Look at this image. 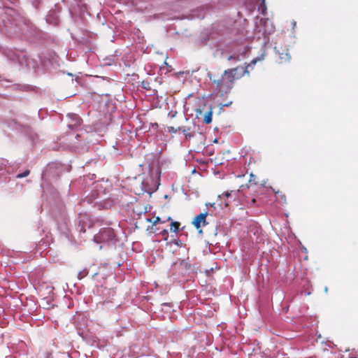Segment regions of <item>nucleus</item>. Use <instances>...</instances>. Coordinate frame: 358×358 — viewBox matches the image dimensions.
Returning <instances> with one entry per match:
<instances>
[{"mask_svg": "<svg viewBox=\"0 0 358 358\" xmlns=\"http://www.w3.org/2000/svg\"><path fill=\"white\" fill-rule=\"evenodd\" d=\"M241 66L225 70L220 76L209 75L210 80L215 86V91L221 97L229 94L234 87L236 80H239L248 73V67Z\"/></svg>", "mask_w": 358, "mask_h": 358, "instance_id": "obj_1", "label": "nucleus"}, {"mask_svg": "<svg viewBox=\"0 0 358 358\" xmlns=\"http://www.w3.org/2000/svg\"><path fill=\"white\" fill-rule=\"evenodd\" d=\"M238 192L242 194L243 201L248 207H252L256 203L257 187L255 185H248V184L240 186Z\"/></svg>", "mask_w": 358, "mask_h": 358, "instance_id": "obj_2", "label": "nucleus"}, {"mask_svg": "<svg viewBox=\"0 0 358 358\" xmlns=\"http://www.w3.org/2000/svg\"><path fill=\"white\" fill-rule=\"evenodd\" d=\"M115 233L112 228H104L95 235L94 241L97 243H106L113 240Z\"/></svg>", "mask_w": 358, "mask_h": 358, "instance_id": "obj_3", "label": "nucleus"}, {"mask_svg": "<svg viewBox=\"0 0 358 358\" xmlns=\"http://www.w3.org/2000/svg\"><path fill=\"white\" fill-rule=\"evenodd\" d=\"M207 215L208 213H202L194 218L192 224L196 229H199L201 227L206 226L208 224L206 222Z\"/></svg>", "mask_w": 358, "mask_h": 358, "instance_id": "obj_4", "label": "nucleus"}, {"mask_svg": "<svg viewBox=\"0 0 358 358\" xmlns=\"http://www.w3.org/2000/svg\"><path fill=\"white\" fill-rule=\"evenodd\" d=\"M279 59L280 63L287 62L290 60L291 56L288 51L285 50L279 53Z\"/></svg>", "mask_w": 358, "mask_h": 358, "instance_id": "obj_5", "label": "nucleus"}, {"mask_svg": "<svg viewBox=\"0 0 358 358\" xmlns=\"http://www.w3.org/2000/svg\"><path fill=\"white\" fill-rule=\"evenodd\" d=\"M212 117H213V110H212V108H210V110L208 112H206V114L204 115V117L203 119V122L206 123V124L211 123Z\"/></svg>", "mask_w": 358, "mask_h": 358, "instance_id": "obj_6", "label": "nucleus"}, {"mask_svg": "<svg viewBox=\"0 0 358 358\" xmlns=\"http://www.w3.org/2000/svg\"><path fill=\"white\" fill-rule=\"evenodd\" d=\"M181 131L187 139H190L194 136V134L191 131L190 127H182Z\"/></svg>", "mask_w": 358, "mask_h": 358, "instance_id": "obj_7", "label": "nucleus"}, {"mask_svg": "<svg viewBox=\"0 0 358 358\" xmlns=\"http://www.w3.org/2000/svg\"><path fill=\"white\" fill-rule=\"evenodd\" d=\"M180 223L178 222H171L170 230L173 232H178L180 227Z\"/></svg>", "mask_w": 358, "mask_h": 358, "instance_id": "obj_8", "label": "nucleus"}, {"mask_svg": "<svg viewBox=\"0 0 358 358\" xmlns=\"http://www.w3.org/2000/svg\"><path fill=\"white\" fill-rule=\"evenodd\" d=\"M167 131H168V132H169L171 134H176L178 131H181V127H175L173 126H170V127H167Z\"/></svg>", "mask_w": 358, "mask_h": 358, "instance_id": "obj_9", "label": "nucleus"}, {"mask_svg": "<svg viewBox=\"0 0 358 358\" xmlns=\"http://www.w3.org/2000/svg\"><path fill=\"white\" fill-rule=\"evenodd\" d=\"M88 274V270L85 268L82 271H80L78 273V279H83V278H85V276H87Z\"/></svg>", "mask_w": 358, "mask_h": 358, "instance_id": "obj_10", "label": "nucleus"}, {"mask_svg": "<svg viewBox=\"0 0 358 358\" xmlns=\"http://www.w3.org/2000/svg\"><path fill=\"white\" fill-rule=\"evenodd\" d=\"M255 179H256V177L255 176H254L253 174H250V178L249 180V183L250 185H255L257 187V188L258 187L257 184V182L255 181Z\"/></svg>", "mask_w": 358, "mask_h": 358, "instance_id": "obj_11", "label": "nucleus"}, {"mask_svg": "<svg viewBox=\"0 0 358 358\" xmlns=\"http://www.w3.org/2000/svg\"><path fill=\"white\" fill-rule=\"evenodd\" d=\"M29 173H30L29 170H26L23 173H19L18 175H17V178H22L27 177V176H29Z\"/></svg>", "mask_w": 358, "mask_h": 358, "instance_id": "obj_12", "label": "nucleus"}, {"mask_svg": "<svg viewBox=\"0 0 358 358\" xmlns=\"http://www.w3.org/2000/svg\"><path fill=\"white\" fill-rule=\"evenodd\" d=\"M148 222H152L153 225L157 224L158 222H161V219L159 217H157L155 220H152V218L147 219Z\"/></svg>", "mask_w": 358, "mask_h": 358, "instance_id": "obj_13", "label": "nucleus"}, {"mask_svg": "<svg viewBox=\"0 0 358 358\" xmlns=\"http://www.w3.org/2000/svg\"><path fill=\"white\" fill-rule=\"evenodd\" d=\"M272 190L275 192V194H280V196H282V199H283L284 201H285V196L284 194H282V192L280 190H277L276 191L273 188H272Z\"/></svg>", "mask_w": 358, "mask_h": 358, "instance_id": "obj_14", "label": "nucleus"}, {"mask_svg": "<svg viewBox=\"0 0 358 358\" xmlns=\"http://www.w3.org/2000/svg\"><path fill=\"white\" fill-rule=\"evenodd\" d=\"M228 60L229 61H230V60L239 61L240 59H239L238 56L231 55L228 57Z\"/></svg>", "mask_w": 358, "mask_h": 358, "instance_id": "obj_15", "label": "nucleus"}, {"mask_svg": "<svg viewBox=\"0 0 358 358\" xmlns=\"http://www.w3.org/2000/svg\"><path fill=\"white\" fill-rule=\"evenodd\" d=\"M232 104V101H229L228 103H226L224 104H220V109H222L223 107H229Z\"/></svg>", "mask_w": 358, "mask_h": 358, "instance_id": "obj_16", "label": "nucleus"}, {"mask_svg": "<svg viewBox=\"0 0 358 358\" xmlns=\"http://www.w3.org/2000/svg\"><path fill=\"white\" fill-rule=\"evenodd\" d=\"M233 192H234V191H231V192L227 191V192L223 193L222 196H225V197H229L231 196V193H233Z\"/></svg>", "mask_w": 358, "mask_h": 358, "instance_id": "obj_17", "label": "nucleus"}, {"mask_svg": "<svg viewBox=\"0 0 358 358\" xmlns=\"http://www.w3.org/2000/svg\"><path fill=\"white\" fill-rule=\"evenodd\" d=\"M257 59H252V60L251 64H256V62H257Z\"/></svg>", "mask_w": 358, "mask_h": 358, "instance_id": "obj_18", "label": "nucleus"}, {"mask_svg": "<svg viewBox=\"0 0 358 358\" xmlns=\"http://www.w3.org/2000/svg\"><path fill=\"white\" fill-rule=\"evenodd\" d=\"M162 233H163V234H167L168 231H167V230H164Z\"/></svg>", "mask_w": 358, "mask_h": 358, "instance_id": "obj_19", "label": "nucleus"}, {"mask_svg": "<svg viewBox=\"0 0 358 358\" xmlns=\"http://www.w3.org/2000/svg\"><path fill=\"white\" fill-rule=\"evenodd\" d=\"M171 220V217H169L166 219V221H169V220Z\"/></svg>", "mask_w": 358, "mask_h": 358, "instance_id": "obj_20", "label": "nucleus"}, {"mask_svg": "<svg viewBox=\"0 0 358 358\" xmlns=\"http://www.w3.org/2000/svg\"><path fill=\"white\" fill-rule=\"evenodd\" d=\"M262 1L264 3L265 1V0H262Z\"/></svg>", "mask_w": 358, "mask_h": 358, "instance_id": "obj_21", "label": "nucleus"}, {"mask_svg": "<svg viewBox=\"0 0 358 358\" xmlns=\"http://www.w3.org/2000/svg\"><path fill=\"white\" fill-rule=\"evenodd\" d=\"M352 358H356V357H352Z\"/></svg>", "mask_w": 358, "mask_h": 358, "instance_id": "obj_22", "label": "nucleus"}]
</instances>
